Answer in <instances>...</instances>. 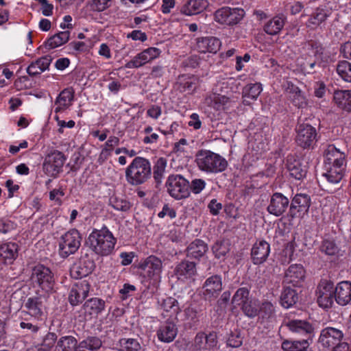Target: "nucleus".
I'll return each instance as SVG.
<instances>
[{"instance_id": "obj_36", "label": "nucleus", "mask_w": 351, "mask_h": 351, "mask_svg": "<svg viewBox=\"0 0 351 351\" xmlns=\"http://www.w3.org/2000/svg\"><path fill=\"white\" fill-rule=\"evenodd\" d=\"M18 245L14 243L0 245V262L11 263L17 256Z\"/></svg>"}, {"instance_id": "obj_41", "label": "nucleus", "mask_w": 351, "mask_h": 351, "mask_svg": "<svg viewBox=\"0 0 351 351\" xmlns=\"http://www.w3.org/2000/svg\"><path fill=\"white\" fill-rule=\"evenodd\" d=\"M205 104L216 110L224 109L230 102L229 97L217 93H211L207 95L204 101Z\"/></svg>"}, {"instance_id": "obj_24", "label": "nucleus", "mask_w": 351, "mask_h": 351, "mask_svg": "<svg viewBox=\"0 0 351 351\" xmlns=\"http://www.w3.org/2000/svg\"><path fill=\"white\" fill-rule=\"evenodd\" d=\"M346 164L345 153L334 145H327L324 150V165Z\"/></svg>"}, {"instance_id": "obj_61", "label": "nucleus", "mask_w": 351, "mask_h": 351, "mask_svg": "<svg viewBox=\"0 0 351 351\" xmlns=\"http://www.w3.org/2000/svg\"><path fill=\"white\" fill-rule=\"evenodd\" d=\"M112 0H92L91 7L93 10L101 12L108 8Z\"/></svg>"}, {"instance_id": "obj_62", "label": "nucleus", "mask_w": 351, "mask_h": 351, "mask_svg": "<svg viewBox=\"0 0 351 351\" xmlns=\"http://www.w3.org/2000/svg\"><path fill=\"white\" fill-rule=\"evenodd\" d=\"M16 227L15 223L7 219H0V234H5L14 230Z\"/></svg>"}, {"instance_id": "obj_34", "label": "nucleus", "mask_w": 351, "mask_h": 351, "mask_svg": "<svg viewBox=\"0 0 351 351\" xmlns=\"http://www.w3.org/2000/svg\"><path fill=\"white\" fill-rule=\"evenodd\" d=\"M221 41L215 37H205L197 41V47L201 53H215L219 50Z\"/></svg>"}, {"instance_id": "obj_13", "label": "nucleus", "mask_w": 351, "mask_h": 351, "mask_svg": "<svg viewBox=\"0 0 351 351\" xmlns=\"http://www.w3.org/2000/svg\"><path fill=\"white\" fill-rule=\"evenodd\" d=\"M139 268L145 276L153 280L154 283L160 282L162 270V262L160 258L154 255L149 256L141 262Z\"/></svg>"}, {"instance_id": "obj_26", "label": "nucleus", "mask_w": 351, "mask_h": 351, "mask_svg": "<svg viewBox=\"0 0 351 351\" xmlns=\"http://www.w3.org/2000/svg\"><path fill=\"white\" fill-rule=\"evenodd\" d=\"M324 172L322 176L332 184L339 183L344 176L346 164L324 165Z\"/></svg>"}, {"instance_id": "obj_6", "label": "nucleus", "mask_w": 351, "mask_h": 351, "mask_svg": "<svg viewBox=\"0 0 351 351\" xmlns=\"http://www.w3.org/2000/svg\"><path fill=\"white\" fill-rule=\"evenodd\" d=\"M165 186L169 195L180 200L190 195L189 182L181 175H171L168 177Z\"/></svg>"}, {"instance_id": "obj_4", "label": "nucleus", "mask_w": 351, "mask_h": 351, "mask_svg": "<svg viewBox=\"0 0 351 351\" xmlns=\"http://www.w3.org/2000/svg\"><path fill=\"white\" fill-rule=\"evenodd\" d=\"M324 47L315 40L304 43L301 49V57L304 60L302 66L304 69H313L318 61L323 59Z\"/></svg>"}, {"instance_id": "obj_32", "label": "nucleus", "mask_w": 351, "mask_h": 351, "mask_svg": "<svg viewBox=\"0 0 351 351\" xmlns=\"http://www.w3.org/2000/svg\"><path fill=\"white\" fill-rule=\"evenodd\" d=\"M207 0H189L182 7L181 12L187 16L202 12L208 6Z\"/></svg>"}, {"instance_id": "obj_20", "label": "nucleus", "mask_w": 351, "mask_h": 351, "mask_svg": "<svg viewBox=\"0 0 351 351\" xmlns=\"http://www.w3.org/2000/svg\"><path fill=\"white\" fill-rule=\"evenodd\" d=\"M270 253V245L264 240L256 241L251 250V257L254 265L266 261Z\"/></svg>"}, {"instance_id": "obj_22", "label": "nucleus", "mask_w": 351, "mask_h": 351, "mask_svg": "<svg viewBox=\"0 0 351 351\" xmlns=\"http://www.w3.org/2000/svg\"><path fill=\"white\" fill-rule=\"evenodd\" d=\"M75 91L73 88H66L60 92L55 100V113L62 112L69 109L74 99Z\"/></svg>"}, {"instance_id": "obj_49", "label": "nucleus", "mask_w": 351, "mask_h": 351, "mask_svg": "<svg viewBox=\"0 0 351 351\" xmlns=\"http://www.w3.org/2000/svg\"><path fill=\"white\" fill-rule=\"evenodd\" d=\"M167 167V161L164 158H160L156 162L153 170L154 179L157 185L161 184Z\"/></svg>"}, {"instance_id": "obj_14", "label": "nucleus", "mask_w": 351, "mask_h": 351, "mask_svg": "<svg viewBox=\"0 0 351 351\" xmlns=\"http://www.w3.org/2000/svg\"><path fill=\"white\" fill-rule=\"evenodd\" d=\"M316 295L320 306L324 308L331 307L335 298L333 283L326 280H322L317 287Z\"/></svg>"}, {"instance_id": "obj_47", "label": "nucleus", "mask_w": 351, "mask_h": 351, "mask_svg": "<svg viewBox=\"0 0 351 351\" xmlns=\"http://www.w3.org/2000/svg\"><path fill=\"white\" fill-rule=\"evenodd\" d=\"M77 343V339L72 336L62 337L58 340L53 351H73Z\"/></svg>"}, {"instance_id": "obj_16", "label": "nucleus", "mask_w": 351, "mask_h": 351, "mask_svg": "<svg viewBox=\"0 0 351 351\" xmlns=\"http://www.w3.org/2000/svg\"><path fill=\"white\" fill-rule=\"evenodd\" d=\"M222 290V282L219 276L214 275L208 278L202 288V293L205 300L218 297Z\"/></svg>"}, {"instance_id": "obj_60", "label": "nucleus", "mask_w": 351, "mask_h": 351, "mask_svg": "<svg viewBox=\"0 0 351 351\" xmlns=\"http://www.w3.org/2000/svg\"><path fill=\"white\" fill-rule=\"evenodd\" d=\"M57 340V335L54 332H48L43 339V343L40 345L43 348H45L47 351H49L50 349L54 346Z\"/></svg>"}, {"instance_id": "obj_28", "label": "nucleus", "mask_w": 351, "mask_h": 351, "mask_svg": "<svg viewBox=\"0 0 351 351\" xmlns=\"http://www.w3.org/2000/svg\"><path fill=\"white\" fill-rule=\"evenodd\" d=\"M178 328L173 321L167 320L162 323L157 330V337L160 341L170 343L174 340Z\"/></svg>"}, {"instance_id": "obj_63", "label": "nucleus", "mask_w": 351, "mask_h": 351, "mask_svg": "<svg viewBox=\"0 0 351 351\" xmlns=\"http://www.w3.org/2000/svg\"><path fill=\"white\" fill-rule=\"evenodd\" d=\"M161 114V107L157 105L151 106L147 110V115L154 119H158Z\"/></svg>"}, {"instance_id": "obj_64", "label": "nucleus", "mask_w": 351, "mask_h": 351, "mask_svg": "<svg viewBox=\"0 0 351 351\" xmlns=\"http://www.w3.org/2000/svg\"><path fill=\"white\" fill-rule=\"evenodd\" d=\"M340 53L343 57L351 60V42H346L340 47Z\"/></svg>"}, {"instance_id": "obj_30", "label": "nucleus", "mask_w": 351, "mask_h": 351, "mask_svg": "<svg viewBox=\"0 0 351 351\" xmlns=\"http://www.w3.org/2000/svg\"><path fill=\"white\" fill-rule=\"evenodd\" d=\"M335 299L341 306L351 301V282L343 281L337 284L335 289Z\"/></svg>"}, {"instance_id": "obj_3", "label": "nucleus", "mask_w": 351, "mask_h": 351, "mask_svg": "<svg viewBox=\"0 0 351 351\" xmlns=\"http://www.w3.org/2000/svg\"><path fill=\"white\" fill-rule=\"evenodd\" d=\"M150 162L143 157L137 156L125 169V178L131 185L137 186L147 182L151 177Z\"/></svg>"}, {"instance_id": "obj_15", "label": "nucleus", "mask_w": 351, "mask_h": 351, "mask_svg": "<svg viewBox=\"0 0 351 351\" xmlns=\"http://www.w3.org/2000/svg\"><path fill=\"white\" fill-rule=\"evenodd\" d=\"M311 204V197L308 195L304 193L296 194L289 206V216L291 218L300 217L308 212Z\"/></svg>"}, {"instance_id": "obj_35", "label": "nucleus", "mask_w": 351, "mask_h": 351, "mask_svg": "<svg viewBox=\"0 0 351 351\" xmlns=\"http://www.w3.org/2000/svg\"><path fill=\"white\" fill-rule=\"evenodd\" d=\"M51 61L52 58L51 56H43L35 62H32L27 68V72L31 76L39 75L48 69Z\"/></svg>"}, {"instance_id": "obj_52", "label": "nucleus", "mask_w": 351, "mask_h": 351, "mask_svg": "<svg viewBox=\"0 0 351 351\" xmlns=\"http://www.w3.org/2000/svg\"><path fill=\"white\" fill-rule=\"evenodd\" d=\"M212 251L217 258H223L230 251V245L225 241H217L212 247Z\"/></svg>"}, {"instance_id": "obj_31", "label": "nucleus", "mask_w": 351, "mask_h": 351, "mask_svg": "<svg viewBox=\"0 0 351 351\" xmlns=\"http://www.w3.org/2000/svg\"><path fill=\"white\" fill-rule=\"evenodd\" d=\"M160 308L162 310V315L164 317L176 318L180 311L178 302L172 297H167L158 302Z\"/></svg>"}, {"instance_id": "obj_53", "label": "nucleus", "mask_w": 351, "mask_h": 351, "mask_svg": "<svg viewBox=\"0 0 351 351\" xmlns=\"http://www.w3.org/2000/svg\"><path fill=\"white\" fill-rule=\"evenodd\" d=\"M275 307L273 304L269 301L262 302L258 313H259L263 319H269L275 315Z\"/></svg>"}, {"instance_id": "obj_5", "label": "nucleus", "mask_w": 351, "mask_h": 351, "mask_svg": "<svg viewBox=\"0 0 351 351\" xmlns=\"http://www.w3.org/2000/svg\"><path fill=\"white\" fill-rule=\"evenodd\" d=\"M234 308L239 307L242 312L250 318L258 315V308L255 302L250 298V289L243 287L238 289L232 298Z\"/></svg>"}, {"instance_id": "obj_48", "label": "nucleus", "mask_w": 351, "mask_h": 351, "mask_svg": "<svg viewBox=\"0 0 351 351\" xmlns=\"http://www.w3.org/2000/svg\"><path fill=\"white\" fill-rule=\"evenodd\" d=\"M336 71L339 76L345 82H351V63L347 60L338 62Z\"/></svg>"}, {"instance_id": "obj_1", "label": "nucleus", "mask_w": 351, "mask_h": 351, "mask_svg": "<svg viewBox=\"0 0 351 351\" xmlns=\"http://www.w3.org/2000/svg\"><path fill=\"white\" fill-rule=\"evenodd\" d=\"M116 242L117 239L106 227L100 230L94 229L88 237L90 248L96 254L103 256L112 252Z\"/></svg>"}, {"instance_id": "obj_54", "label": "nucleus", "mask_w": 351, "mask_h": 351, "mask_svg": "<svg viewBox=\"0 0 351 351\" xmlns=\"http://www.w3.org/2000/svg\"><path fill=\"white\" fill-rule=\"evenodd\" d=\"M121 351H140L141 347L135 339H122L120 341Z\"/></svg>"}, {"instance_id": "obj_19", "label": "nucleus", "mask_w": 351, "mask_h": 351, "mask_svg": "<svg viewBox=\"0 0 351 351\" xmlns=\"http://www.w3.org/2000/svg\"><path fill=\"white\" fill-rule=\"evenodd\" d=\"M90 290V285L86 280L75 283L70 291L69 300L71 305L75 306L82 302L87 297Z\"/></svg>"}, {"instance_id": "obj_42", "label": "nucleus", "mask_w": 351, "mask_h": 351, "mask_svg": "<svg viewBox=\"0 0 351 351\" xmlns=\"http://www.w3.org/2000/svg\"><path fill=\"white\" fill-rule=\"evenodd\" d=\"M334 101L339 108L351 112V91L337 90L334 93Z\"/></svg>"}, {"instance_id": "obj_10", "label": "nucleus", "mask_w": 351, "mask_h": 351, "mask_svg": "<svg viewBox=\"0 0 351 351\" xmlns=\"http://www.w3.org/2000/svg\"><path fill=\"white\" fill-rule=\"evenodd\" d=\"M295 143L303 149L313 147L317 141L315 128L308 123H298L295 128Z\"/></svg>"}, {"instance_id": "obj_57", "label": "nucleus", "mask_w": 351, "mask_h": 351, "mask_svg": "<svg viewBox=\"0 0 351 351\" xmlns=\"http://www.w3.org/2000/svg\"><path fill=\"white\" fill-rule=\"evenodd\" d=\"M87 351H93L99 349L101 346V340L97 337H88L80 342Z\"/></svg>"}, {"instance_id": "obj_40", "label": "nucleus", "mask_w": 351, "mask_h": 351, "mask_svg": "<svg viewBox=\"0 0 351 351\" xmlns=\"http://www.w3.org/2000/svg\"><path fill=\"white\" fill-rule=\"evenodd\" d=\"M208 250L207 244L200 239H195L188 246L186 256L191 258L198 259L202 257Z\"/></svg>"}, {"instance_id": "obj_51", "label": "nucleus", "mask_w": 351, "mask_h": 351, "mask_svg": "<svg viewBox=\"0 0 351 351\" xmlns=\"http://www.w3.org/2000/svg\"><path fill=\"white\" fill-rule=\"evenodd\" d=\"M119 144V138L115 136H111L105 143L99 155V158L106 160L112 153L114 147Z\"/></svg>"}, {"instance_id": "obj_29", "label": "nucleus", "mask_w": 351, "mask_h": 351, "mask_svg": "<svg viewBox=\"0 0 351 351\" xmlns=\"http://www.w3.org/2000/svg\"><path fill=\"white\" fill-rule=\"evenodd\" d=\"M198 84V78L193 75H182L178 77L175 88L180 93H193Z\"/></svg>"}, {"instance_id": "obj_56", "label": "nucleus", "mask_w": 351, "mask_h": 351, "mask_svg": "<svg viewBox=\"0 0 351 351\" xmlns=\"http://www.w3.org/2000/svg\"><path fill=\"white\" fill-rule=\"evenodd\" d=\"M320 250L328 256H333L338 252V247L334 241L330 240H324L321 246Z\"/></svg>"}, {"instance_id": "obj_59", "label": "nucleus", "mask_w": 351, "mask_h": 351, "mask_svg": "<svg viewBox=\"0 0 351 351\" xmlns=\"http://www.w3.org/2000/svg\"><path fill=\"white\" fill-rule=\"evenodd\" d=\"M206 182L201 178L193 179L189 184V191L194 194H199L206 187Z\"/></svg>"}, {"instance_id": "obj_50", "label": "nucleus", "mask_w": 351, "mask_h": 351, "mask_svg": "<svg viewBox=\"0 0 351 351\" xmlns=\"http://www.w3.org/2000/svg\"><path fill=\"white\" fill-rule=\"evenodd\" d=\"M161 51L156 47H149L138 53V59H140L144 64L150 62L154 59L160 56Z\"/></svg>"}, {"instance_id": "obj_37", "label": "nucleus", "mask_w": 351, "mask_h": 351, "mask_svg": "<svg viewBox=\"0 0 351 351\" xmlns=\"http://www.w3.org/2000/svg\"><path fill=\"white\" fill-rule=\"evenodd\" d=\"M262 90V85L260 83L247 84L242 91L243 104L250 105L251 101L256 100Z\"/></svg>"}, {"instance_id": "obj_55", "label": "nucleus", "mask_w": 351, "mask_h": 351, "mask_svg": "<svg viewBox=\"0 0 351 351\" xmlns=\"http://www.w3.org/2000/svg\"><path fill=\"white\" fill-rule=\"evenodd\" d=\"M327 18V14L323 9L317 8L308 21V26H317Z\"/></svg>"}, {"instance_id": "obj_38", "label": "nucleus", "mask_w": 351, "mask_h": 351, "mask_svg": "<svg viewBox=\"0 0 351 351\" xmlns=\"http://www.w3.org/2000/svg\"><path fill=\"white\" fill-rule=\"evenodd\" d=\"M95 264L90 260H81L71 269V275L76 278L87 276L94 269Z\"/></svg>"}, {"instance_id": "obj_25", "label": "nucleus", "mask_w": 351, "mask_h": 351, "mask_svg": "<svg viewBox=\"0 0 351 351\" xmlns=\"http://www.w3.org/2000/svg\"><path fill=\"white\" fill-rule=\"evenodd\" d=\"M287 326L291 332L303 336L306 339L309 340L313 336V328L309 322L305 320H290L287 322Z\"/></svg>"}, {"instance_id": "obj_45", "label": "nucleus", "mask_w": 351, "mask_h": 351, "mask_svg": "<svg viewBox=\"0 0 351 351\" xmlns=\"http://www.w3.org/2000/svg\"><path fill=\"white\" fill-rule=\"evenodd\" d=\"M69 31L60 32L51 36L45 43V47L49 49H54L66 43L69 39Z\"/></svg>"}, {"instance_id": "obj_27", "label": "nucleus", "mask_w": 351, "mask_h": 351, "mask_svg": "<svg viewBox=\"0 0 351 351\" xmlns=\"http://www.w3.org/2000/svg\"><path fill=\"white\" fill-rule=\"evenodd\" d=\"M305 277V271L300 264L291 265L286 271L285 282L291 284L294 287H298Z\"/></svg>"}, {"instance_id": "obj_17", "label": "nucleus", "mask_w": 351, "mask_h": 351, "mask_svg": "<svg viewBox=\"0 0 351 351\" xmlns=\"http://www.w3.org/2000/svg\"><path fill=\"white\" fill-rule=\"evenodd\" d=\"M289 206V199L282 193L276 192L271 196L267 209L271 215L279 217L286 212Z\"/></svg>"}, {"instance_id": "obj_43", "label": "nucleus", "mask_w": 351, "mask_h": 351, "mask_svg": "<svg viewBox=\"0 0 351 351\" xmlns=\"http://www.w3.org/2000/svg\"><path fill=\"white\" fill-rule=\"evenodd\" d=\"M285 25V19L280 16H276L268 21L264 25V31L269 35L278 34Z\"/></svg>"}, {"instance_id": "obj_2", "label": "nucleus", "mask_w": 351, "mask_h": 351, "mask_svg": "<svg viewBox=\"0 0 351 351\" xmlns=\"http://www.w3.org/2000/svg\"><path fill=\"white\" fill-rule=\"evenodd\" d=\"M195 157L198 169L206 173H219L228 167V162L223 157L210 150H199Z\"/></svg>"}, {"instance_id": "obj_23", "label": "nucleus", "mask_w": 351, "mask_h": 351, "mask_svg": "<svg viewBox=\"0 0 351 351\" xmlns=\"http://www.w3.org/2000/svg\"><path fill=\"white\" fill-rule=\"evenodd\" d=\"M217 344V334L215 332L206 334L204 332H198L195 339L193 346L197 350H211L216 347Z\"/></svg>"}, {"instance_id": "obj_8", "label": "nucleus", "mask_w": 351, "mask_h": 351, "mask_svg": "<svg viewBox=\"0 0 351 351\" xmlns=\"http://www.w3.org/2000/svg\"><path fill=\"white\" fill-rule=\"evenodd\" d=\"M31 279L45 293H48L53 288L55 282L53 275L50 269L43 265L38 264L33 268Z\"/></svg>"}, {"instance_id": "obj_9", "label": "nucleus", "mask_w": 351, "mask_h": 351, "mask_svg": "<svg viewBox=\"0 0 351 351\" xmlns=\"http://www.w3.org/2000/svg\"><path fill=\"white\" fill-rule=\"evenodd\" d=\"M245 16L243 9L222 7L215 12V21L223 25L234 26L238 24Z\"/></svg>"}, {"instance_id": "obj_12", "label": "nucleus", "mask_w": 351, "mask_h": 351, "mask_svg": "<svg viewBox=\"0 0 351 351\" xmlns=\"http://www.w3.org/2000/svg\"><path fill=\"white\" fill-rule=\"evenodd\" d=\"M66 160L64 154L58 151L53 150L47 155L43 163L45 173L51 177L56 178L61 171Z\"/></svg>"}, {"instance_id": "obj_18", "label": "nucleus", "mask_w": 351, "mask_h": 351, "mask_svg": "<svg viewBox=\"0 0 351 351\" xmlns=\"http://www.w3.org/2000/svg\"><path fill=\"white\" fill-rule=\"evenodd\" d=\"M343 337V334L341 330L328 327L322 330L319 342L323 347L330 349L342 341Z\"/></svg>"}, {"instance_id": "obj_21", "label": "nucleus", "mask_w": 351, "mask_h": 351, "mask_svg": "<svg viewBox=\"0 0 351 351\" xmlns=\"http://www.w3.org/2000/svg\"><path fill=\"white\" fill-rule=\"evenodd\" d=\"M174 272L180 280L193 281L197 274L195 263L189 261H182L176 265Z\"/></svg>"}, {"instance_id": "obj_46", "label": "nucleus", "mask_w": 351, "mask_h": 351, "mask_svg": "<svg viewBox=\"0 0 351 351\" xmlns=\"http://www.w3.org/2000/svg\"><path fill=\"white\" fill-rule=\"evenodd\" d=\"M287 91L289 93V98L295 106L302 108L306 106V99L298 87L291 84V86H289Z\"/></svg>"}, {"instance_id": "obj_44", "label": "nucleus", "mask_w": 351, "mask_h": 351, "mask_svg": "<svg viewBox=\"0 0 351 351\" xmlns=\"http://www.w3.org/2000/svg\"><path fill=\"white\" fill-rule=\"evenodd\" d=\"M298 300V293L295 289L289 287L284 288L280 295V303L284 308H289L291 307L297 302Z\"/></svg>"}, {"instance_id": "obj_39", "label": "nucleus", "mask_w": 351, "mask_h": 351, "mask_svg": "<svg viewBox=\"0 0 351 351\" xmlns=\"http://www.w3.org/2000/svg\"><path fill=\"white\" fill-rule=\"evenodd\" d=\"M105 302L102 299L93 298L88 300L83 305L84 313L90 317L97 316L105 308Z\"/></svg>"}, {"instance_id": "obj_7", "label": "nucleus", "mask_w": 351, "mask_h": 351, "mask_svg": "<svg viewBox=\"0 0 351 351\" xmlns=\"http://www.w3.org/2000/svg\"><path fill=\"white\" fill-rule=\"evenodd\" d=\"M82 236L76 229H71L61 236L59 241V253L63 258L75 254L81 245Z\"/></svg>"}, {"instance_id": "obj_11", "label": "nucleus", "mask_w": 351, "mask_h": 351, "mask_svg": "<svg viewBox=\"0 0 351 351\" xmlns=\"http://www.w3.org/2000/svg\"><path fill=\"white\" fill-rule=\"evenodd\" d=\"M47 293L30 296L24 300V312L37 319L43 316L46 309Z\"/></svg>"}, {"instance_id": "obj_58", "label": "nucleus", "mask_w": 351, "mask_h": 351, "mask_svg": "<svg viewBox=\"0 0 351 351\" xmlns=\"http://www.w3.org/2000/svg\"><path fill=\"white\" fill-rule=\"evenodd\" d=\"M110 205L116 210L127 211L130 208V204L125 199L117 197L110 199Z\"/></svg>"}, {"instance_id": "obj_33", "label": "nucleus", "mask_w": 351, "mask_h": 351, "mask_svg": "<svg viewBox=\"0 0 351 351\" xmlns=\"http://www.w3.org/2000/svg\"><path fill=\"white\" fill-rule=\"evenodd\" d=\"M287 167L290 176L296 180H302L306 176L307 171L306 167L303 166L299 160L292 156L288 157Z\"/></svg>"}]
</instances>
